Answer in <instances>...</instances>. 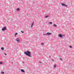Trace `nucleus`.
Here are the masks:
<instances>
[{
  "label": "nucleus",
  "mask_w": 74,
  "mask_h": 74,
  "mask_svg": "<svg viewBox=\"0 0 74 74\" xmlns=\"http://www.w3.org/2000/svg\"><path fill=\"white\" fill-rule=\"evenodd\" d=\"M4 55H5V56H6V55H7V54H6V53H4Z\"/></svg>",
  "instance_id": "nucleus-22"
},
{
  "label": "nucleus",
  "mask_w": 74,
  "mask_h": 74,
  "mask_svg": "<svg viewBox=\"0 0 74 74\" xmlns=\"http://www.w3.org/2000/svg\"><path fill=\"white\" fill-rule=\"evenodd\" d=\"M7 27L6 26H5L4 27H3V28L2 29V31H5V30H7Z\"/></svg>",
  "instance_id": "nucleus-3"
},
{
  "label": "nucleus",
  "mask_w": 74,
  "mask_h": 74,
  "mask_svg": "<svg viewBox=\"0 0 74 74\" xmlns=\"http://www.w3.org/2000/svg\"><path fill=\"white\" fill-rule=\"evenodd\" d=\"M16 40L17 42H20V40H19V38H18L16 39Z\"/></svg>",
  "instance_id": "nucleus-5"
},
{
  "label": "nucleus",
  "mask_w": 74,
  "mask_h": 74,
  "mask_svg": "<svg viewBox=\"0 0 74 74\" xmlns=\"http://www.w3.org/2000/svg\"><path fill=\"white\" fill-rule=\"evenodd\" d=\"M39 63H41V62L40 61H39Z\"/></svg>",
  "instance_id": "nucleus-26"
},
{
  "label": "nucleus",
  "mask_w": 74,
  "mask_h": 74,
  "mask_svg": "<svg viewBox=\"0 0 74 74\" xmlns=\"http://www.w3.org/2000/svg\"><path fill=\"white\" fill-rule=\"evenodd\" d=\"M49 24H52V22H49Z\"/></svg>",
  "instance_id": "nucleus-13"
},
{
  "label": "nucleus",
  "mask_w": 74,
  "mask_h": 74,
  "mask_svg": "<svg viewBox=\"0 0 74 74\" xmlns=\"http://www.w3.org/2000/svg\"><path fill=\"white\" fill-rule=\"evenodd\" d=\"M21 0V1H22V0Z\"/></svg>",
  "instance_id": "nucleus-29"
},
{
  "label": "nucleus",
  "mask_w": 74,
  "mask_h": 74,
  "mask_svg": "<svg viewBox=\"0 0 74 74\" xmlns=\"http://www.w3.org/2000/svg\"><path fill=\"white\" fill-rule=\"evenodd\" d=\"M17 34H18V33H16L15 34V36H16V35H17Z\"/></svg>",
  "instance_id": "nucleus-19"
},
{
  "label": "nucleus",
  "mask_w": 74,
  "mask_h": 74,
  "mask_svg": "<svg viewBox=\"0 0 74 74\" xmlns=\"http://www.w3.org/2000/svg\"><path fill=\"white\" fill-rule=\"evenodd\" d=\"M1 50H4V48L1 47Z\"/></svg>",
  "instance_id": "nucleus-16"
},
{
  "label": "nucleus",
  "mask_w": 74,
  "mask_h": 74,
  "mask_svg": "<svg viewBox=\"0 0 74 74\" xmlns=\"http://www.w3.org/2000/svg\"><path fill=\"white\" fill-rule=\"evenodd\" d=\"M65 35H62V34H59L58 35V37H60V38H63V37H64Z\"/></svg>",
  "instance_id": "nucleus-2"
},
{
  "label": "nucleus",
  "mask_w": 74,
  "mask_h": 74,
  "mask_svg": "<svg viewBox=\"0 0 74 74\" xmlns=\"http://www.w3.org/2000/svg\"><path fill=\"white\" fill-rule=\"evenodd\" d=\"M23 63H24V62H23Z\"/></svg>",
  "instance_id": "nucleus-27"
},
{
  "label": "nucleus",
  "mask_w": 74,
  "mask_h": 74,
  "mask_svg": "<svg viewBox=\"0 0 74 74\" xmlns=\"http://www.w3.org/2000/svg\"><path fill=\"white\" fill-rule=\"evenodd\" d=\"M24 54L29 57H32L31 54V52H30L29 51H25Z\"/></svg>",
  "instance_id": "nucleus-1"
},
{
  "label": "nucleus",
  "mask_w": 74,
  "mask_h": 74,
  "mask_svg": "<svg viewBox=\"0 0 74 74\" xmlns=\"http://www.w3.org/2000/svg\"><path fill=\"white\" fill-rule=\"evenodd\" d=\"M51 56H49V58H51Z\"/></svg>",
  "instance_id": "nucleus-25"
},
{
  "label": "nucleus",
  "mask_w": 74,
  "mask_h": 74,
  "mask_svg": "<svg viewBox=\"0 0 74 74\" xmlns=\"http://www.w3.org/2000/svg\"><path fill=\"white\" fill-rule=\"evenodd\" d=\"M51 34L52 33L50 32H47V36H50V35H51Z\"/></svg>",
  "instance_id": "nucleus-6"
},
{
  "label": "nucleus",
  "mask_w": 74,
  "mask_h": 74,
  "mask_svg": "<svg viewBox=\"0 0 74 74\" xmlns=\"http://www.w3.org/2000/svg\"><path fill=\"white\" fill-rule=\"evenodd\" d=\"M34 21L32 23V25H31V28H32L33 27V25H34Z\"/></svg>",
  "instance_id": "nucleus-7"
},
{
  "label": "nucleus",
  "mask_w": 74,
  "mask_h": 74,
  "mask_svg": "<svg viewBox=\"0 0 74 74\" xmlns=\"http://www.w3.org/2000/svg\"><path fill=\"white\" fill-rule=\"evenodd\" d=\"M1 73L2 74H4V72H3V71L1 72Z\"/></svg>",
  "instance_id": "nucleus-14"
},
{
  "label": "nucleus",
  "mask_w": 74,
  "mask_h": 74,
  "mask_svg": "<svg viewBox=\"0 0 74 74\" xmlns=\"http://www.w3.org/2000/svg\"><path fill=\"white\" fill-rule=\"evenodd\" d=\"M3 63L2 62H0V64H3Z\"/></svg>",
  "instance_id": "nucleus-17"
},
{
  "label": "nucleus",
  "mask_w": 74,
  "mask_h": 74,
  "mask_svg": "<svg viewBox=\"0 0 74 74\" xmlns=\"http://www.w3.org/2000/svg\"><path fill=\"white\" fill-rule=\"evenodd\" d=\"M45 35L46 36V35H47V34H43V36H45Z\"/></svg>",
  "instance_id": "nucleus-18"
},
{
  "label": "nucleus",
  "mask_w": 74,
  "mask_h": 74,
  "mask_svg": "<svg viewBox=\"0 0 74 74\" xmlns=\"http://www.w3.org/2000/svg\"><path fill=\"white\" fill-rule=\"evenodd\" d=\"M62 6H64L66 7H67V5H66L65 3H62V4H61Z\"/></svg>",
  "instance_id": "nucleus-4"
},
{
  "label": "nucleus",
  "mask_w": 74,
  "mask_h": 74,
  "mask_svg": "<svg viewBox=\"0 0 74 74\" xmlns=\"http://www.w3.org/2000/svg\"><path fill=\"white\" fill-rule=\"evenodd\" d=\"M53 26H54V27H57V25L56 24H54L53 25Z\"/></svg>",
  "instance_id": "nucleus-9"
},
{
  "label": "nucleus",
  "mask_w": 74,
  "mask_h": 74,
  "mask_svg": "<svg viewBox=\"0 0 74 74\" xmlns=\"http://www.w3.org/2000/svg\"><path fill=\"white\" fill-rule=\"evenodd\" d=\"M21 72H22V73H25V71L24 70L22 69H21Z\"/></svg>",
  "instance_id": "nucleus-8"
},
{
  "label": "nucleus",
  "mask_w": 74,
  "mask_h": 74,
  "mask_svg": "<svg viewBox=\"0 0 74 74\" xmlns=\"http://www.w3.org/2000/svg\"><path fill=\"white\" fill-rule=\"evenodd\" d=\"M20 10V9H19V8H17V11H19Z\"/></svg>",
  "instance_id": "nucleus-12"
},
{
  "label": "nucleus",
  "mask_w": 74,
  "mask_h": 74,
  "mask_svg": "<svg viewBox=\"0 0 74 74\" xmlns=\"http://www.w3.org/2000/svg\"><path fill=\"white\" fill-rule=\"evenodd\" d=\"M52 61H53V62H54V60H53L52 59Z\"/></svg>",
  "instance_id": "nucleus-24"
},
{
  "label": "nucleus",
  "mask_w": 74,
  "mask_h": 74,
  "mask_svg": "<svg viewBox=\"0 0 74 74\" xmlns=\"http://www.w3.org/2000/svg\"><path fill=\"white\" fill-rule=\"evenodd\" d=\"M41 45H44V44H43V43H42L41 44Z\"/></svg>",
  "instance_id": "nucleus-21"
},
{
  "label": "nucleus",
  "mask_w": 74,
  "mask_h": 74,
  "mask_svg": "<svg viewBox=\"0 0 74 74\" xmlns=\"http://www.w3.org/2000/svg\"><path fill=\"white\" fill-rule=\"evenodd\" d=\"M21 33H24V32H23V31H21Z\"/></svg>",
  "instance_id": "nucleus-20"
},
{
  "label": "nucleus",
  "mask_w": 74,
  "mask_h": 74,
  "mask_svg": "<svg viewBox=\"0 0 74 74\" xmlns=\"http://www.w3.org/2000/svg\"><path fill=\"white\" fill-rule=\"evenodd\" d=\"M69 48H72V46H69Z\"/></svg>",
  "instance_id": "nucleus-15"
},
{
  "label": "nucleus",
  "mask_w": 74,
  "mask_h": 74,
  "mask_svg": "<svg viewBox=\"0 0 74 74\" xmlns=\"http://www.w3.org/2000/svg\"><path fill=\"white\" fill-rule=\"evenodd\" d=\"M12 63H13V62H12Z\"/></svg>",
  "instance_id": "nucleus-28"
},
{
  "label": "nucleus",
  "mask_w": 74,
  "mask_h": 74,
  "mask_svg": "<svg viewBox=\"0 0 74 74\" xmlns=\"http://www.w3.org/2000/svg\"><path fill=\"white\" fill-rule=\"evenodd\" d=\"M60 60H62V59L61 58H60Z\"/></svg>",
  "instance_id": "nucleus-23"
},
{
  "label": "nucleus",
  "mask_w": 74,
  "mask_h": 74,
  "mask_svg": "<svg viewBox=\"0 0 74 74\" xmlns=\"http://www.w3.org/2000/svg\"><path fill=\"white\" fill-rule=\"evenodd\" d=\"M48 17H49V16L48 15H47V16H45V18H48Z\"/></svg>",
  "instance_id": "nucleus-10"
},
{
  "label": "nucleus",
  "mask_w": 74,
  "mask_h": 74,
  "mask_svg": "<svg viewBox=\"0 0 74 74\" xmlns=\"http://www.w3.org/2000/svg\"><path fill=\"white\" fill-rule=\"evenodd\" d=\"M56 64H55L54 65V68H55V67H56Z\"/></svg>",
  "instance_id": "nucleus-11"
}]
</instances>
